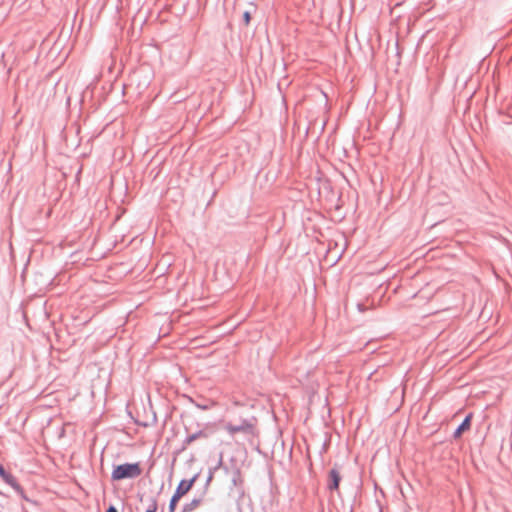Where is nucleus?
<instances>
[{
	"instance_id": "1",
	"label": "nucleus",
	"mask_w": 512,
	"mask_h": 512,
	"mask_svg": "<svg viewBox=\"0 0 512 512\" xmlns=\"http://www.w3.org/2000/svg\"><path fill=\"white\" fill-rule=\"evenodd\" d=\"M141 473L142 469L139 463H125L114 467L111 478L114 481H120L126 478H136Z\"/></svg>"
},
{
	"instance_id": "2",
	"label": "nucleus",
	"mask_w": 512,
	"mask_h": 512,
	"mask_svg": "<svg viewBox=\"0 0 512 512\" xmlns=\"http://www.w3.org/2000/svg\"><path fill=\"white\" fill-rule=\"evenodd\" d=\"M224 428L231 436H234L237 433L253 434L255 425L251 421L243 419L239 424L228 422L225 424Z\"/></svg>"
},
{
	"instance_id": "3",
	"label": "nucleus",
	"mask_w": 512,
	"mask_h": 512,
	"mask_svg": "<svg viewBox=\"0 0 512 512\" xmlns=\"http://www.w3.org/2000/svg\"><path fill=\"white\" fill-rule=\"evenodd\" d=\"M197 478H198V474L194 475L189 480H186V479L181 480L173 495H175L176 497H178L180 499L182 497H184L191 490V488L195 484Z\"/></svg>"
},
{
	"instance_id": "4",
	"label": "nucleus",
	"mask_w": 512,
	"mask_h": 512,
	"mask_svg": "<svg viewBox=\"0 0 512 512\" xmlns=\"http://www.w3.org/2000/svg\"><path fill=\"white\" fill-rule=\"evenodd\" d=\"M0 477L2 480L12 487L14 490L19 491L21 489L17 479L10 473L6 472L4 467L0 464Z\"/></svg>"
},
{
	"instance_id": "5",
	"label": "nucleus",
	"mask_w": 512,
	"mask_h": 512,
	"mask_svg": "<svg viewBox=\"0 0 512 512\" xmlns=\"http://www.w3.org/2000/svg\"><path fill=\"white\" fill-rule=\"evenodd\" d=\"M341 481V475L336 468L330 470L328 475V488L330 490H338Z\"/></svg>"
},
{
	"instance_id": "6",
	"label": "nucleus",
	"mask_w": 512,
	"mask_h": 512,
	"mask_svg": "<svg viewBox=\"0 0 512 512\" xmlns=\"http://www.w3.org/2000/svg\"><path fill=\"white\" fill-rule=\"evenodd\" d=\"M209 435H210V432L208 431V427H206L205 429L199 430L196 433H193L186 437V439L184 440V446L185 447L189 446L192 442H194L197 439L208 438Z\"/></svg>"
},
{
	"instance_id": "7",
	"label": "nucleus",
	"mask_w": 512,
	"mask_h": 512,
	"mask_svg": "<svg viewBox=\"0 0 512 512\" xmlns=\"http://www.w3.org/2000/svg\"><path fill=\"white\" fill-rule=\"evenodd\" d=\"M471 419H472V414H469L466 416L464 421L460 424V426L454 432V438H459L463 432L470 429Z\"/></svg>"
},
{
	"instance_id": "8",
	"label": "nucleus",
	"mask_w": 512,
	"mask_h": 512,
	"mask_svg": "<svg viewBox=\"0 0 512 512\" xmlns=\"http://www.w3.org/2000/svg\"><path fill=\"white\" fill-rule=\"evenodd\" d=\"M201 504V499H193L191 502L183 506L182 512H193Z\"/></svg>"
},
{
	"instance_id": "9",
	"label": "nucleus",
	"mask_w": 512,
	"mask_h": 512,
	"mask_svg": "<svg viewBox=\"0 0 512 512\" xmlns=\"http://www.w3.org/2000/svg\"><path fill=\"white\" fill-rule=\"evenodd\" d=\"M180 501V498L176 497L175 495L172 496L170 503H169V512H175L178 502Z\"/></svg>"
},
{
	"instance_id": "10",
	"label": "nucleus",
	"mask_w": 512,
	"mask_h": 512,
	"mask_svg": "<svg viewBox=\"0 0 512 512\" xmlns=\"http://www.w3.org/2000/svg\"><path fill=\"white\" fill-rule=\"evenodd\" d=\"M158 504L156 500H152L146 512H157Z\"/></svg>"
},
{
	"instance_id": "11",
	"label": "nucleus",
	"mask_w": 512,
	"mask_h": 512,
	"mask_svg": "<svg viewBox=\"0 0 512 512\" xmlns=\"http://www.w3.org/2000/svg\"><path fill=\"white\" fill-rule=\"evenodd\" d=\"M244 20L246 24H249L250 22V14L248 12L244 13Z\"/></svg>"
},
{
	"instance_id": "12",
	"label": "nucleus",
	"mask_w": 512,
	"mask_h": 512,
	"mask_svg": "<svg viewBox=\"0 0 512 512\" xmlns=\"http://www.w3.org/2000/svg\"><path fill=\"white\" fill-rule=\"evenodd\" d=\"M106 512H118L114 506H110Z\"/></svg>"
},
{
	"instance_id": "13",
	"label": "nucleus",
	"mask_w": 512,
	"mask_h": 512,
	"mask_svg": "<svg viewBox=\"0 0 512 512\" xmlns=\"http://www.w3.org/2000/svg\"><path fill=\"white\" fill-rule=\"evenodd\" d=\"M358 308H359L361 311H364V309L362 308V305H358Z\"/></svg>"
}]
</instances>
